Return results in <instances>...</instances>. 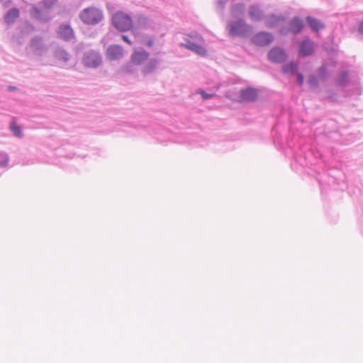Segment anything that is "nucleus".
Masks as SVG:
<instances>
[{"instance_id":"obj_3","label":"nucleus","mask_w":363,"mask_h":363,"mask_svg":"<svg viewBox=\"0 0 363 363\" xmlns=\"http://www.w3.org/2000/svg\"><path fill=\"white\" fill-rule=\"evenodd\" d=\"M82 62L87 67L96 68L101 64L102 58L99 53L90 51L84 54Z\"/></svg>"},{"instance_id":"obj_2","label":"nucleus","mask_w":363,"mask_h":363,"mask_svg":"<svg viewBox=\"0 0 363 363\" xmlns=\"http://www.w3.org/2000/svg\"><path fill=\"white\" fill-rule=\"evenodd\" d=\"M113 24L116 29L126 31L132 27V20L130 16L123 12L116 13L112 18Z\"/></svg>"},{"instance_id":"obj_14","label":"nucleus","mask_w":363,"mask_h":363,"mask_svg":"<svg viewBox=\"0 0 363 363\" xmlns=\"http://www.w3.org/2000/svg\"><path fill=\"white\" fill-rule=\"evenodd\" d=\"M19 17V11L16 8L10 9L4 17V20L7 23H13L16 19Z\"/></svg>"},{"instance_id":"obj_23","label":"nucleus","mask_w":363,"mask_h":363,"mask_svg":"<svg viewBox=\"0 0 363 363\" xmlns=\"http://www.w3.org/2000/svg\"><path fill=\"white\" fill-rule=\"evenodd\" d=\"M298 82L301 85L303 83V77L301 74H298Z\"/></svg>"},{"instance_id":"obj_21","label":"nucleus","mask_w":363,"mask_h":363,"mask_svg":"<svg viewBox=\"0 0 363 363\" xmlns=\"http://www.w3.org/2000/svg\"><path fill=\"white\" fill-rule=\"evenodd\" d=\"M199 93L201 95V96L203 97V99H208L213 96V94H207L203 91H200Z\"/></svg>"},{"instance_id":"obj_8","label":"nucleus","mask_w":363,"mask_h":363,"mask_svg":"<svg viewBox=\"0 0 363 363\" xmlns=\"http://www.w3.org/2000/svg\"><path fill=\"white\" fill-rule=\"evenodd\" d=\"M230 34L237 35L242 34L245 30V24L242 21H238L229 23Z\"/></svg>"},{"instance_id":"obj_6","label":"nucleus","mask_w":363,"mask_h":363,"mask_svg":"<svg viewBox=\"0 0 363 363\" xmlns=\"http://www.w3.org/2000/svg\"><path fill=\"white\" fill-rule=\"evenodd\" d=\"M106 57L111 60H118L123 55V48L119 45H111L106 50Z\"/></svg>"},{"instance_id":"obj_5","label":"nucleus","mask_w":363,"mask_h":363,"mask_svg":"<svg viewBox=\"0 0 363 363\" xmlns=\"http://www.w3.org/2000/svg\"><path fill=\"white\" fill-rule=\"evenodd\" d=\"M268 57L274 62L280 63L285 60L286 55L283 50L274 48L269 52Z\"/></svg>"},{"instance_id":"obj_9","label":"nucleus","mask_w":363,"mask_h":363,"mask_svg":"<svg viewBox=\"0 0 363 363\" xmlns=\"http://www.w3.org/2000/svg\"><path fill=\"white\" fill-rule=\"evenodd\" d=\"M313 52V43L309 40H303L299 48V54L302 56H308Z\"/></svg>"},{"instance_id":"obj_11","label":"nucleus","mask_w":363,"mask_h":363,"mask_svg":"<svg viewBox=\"0 0 363 363\" xmlns=\"http://www.w3.org/2000/svg\"><path fill=\"white\" fill-rule=\"evenodd\" d=\"M148 56V52L144 50L135 52L132 55V61L133 63L139 65L145 61Z\"/></svg>"},{"instance_id":"obj_16","label":"nucleus","mask_w":363,"mask_h":363,"mask_svg":"<svg viewBox=\"0 0 363 363\" xmlns=\"http://www.w3.org/2000/svg\"><path fill=\"white\" fill-rule=\"evenodd\" d=\"M249 14H250V17L252 18V19H253L255 21H259L262 18L261 11L259 10V9L258 7L255 6L250 7V11H249Z\"/></svg>"},{"instance_id":"obj_22","label":"nucleus","mask_w":363,"mask_h":363,"mask_svg":"<svg viewBox=\"0 0 363 363\" xmlns=\"http://www.w3.org/2000/svg\"><path fill=\"white\" fill-rule=\"evenodd\" d=\"M238 9H240V11H242L244 6L242 5H236L232 9V12L235 13Z\"/></svg>"},{"instance_id":"obj_18","label":"nucleus","mask_w":363,"mask_h":363,"mask_svg":"<svg viewBox=\"0 0 363 363\" xmlns=\"http://www.w3.org/2000/svg\"><path fill=\"white\" fill-rule=\"evenodd\" d=\"M297 69V66L294 63H290L289 65H285L283 67V70L284 73H294Z\"/></svg>"},{"instance_id":"obj_10","label":"nucleus","mask_w":363,"mask_h":363,"mask_svg":"<svg viewBox=\"0 0 363 363\" xmlns=\"http://www.w3.org/2000/svg\"><path fill=\"white\" fill-rule=\"evenodd\" d=\"M60 38L68 40L74 38V32L72 28L68 25H62L58 31Z\"/></svg>"},{"instance_id":"obj_25","label":"nucleus","mask_w":363,"mask_h":363,"mask_svg":"<svg viewBox=\"0 0 363 363\" xmlns=\"http://www.w3.org/2000/svg\"><path fill=\"white\" fill-rule=\"evenodd\" d=\"M359 33H361L362 34H363V21L360 23L359 24Z\"/></svg>"},{"instance_id":"obj_19","label":"nucleus","mask_w":363,"mask_h":363,"mask_svg":"<svg viewBox=\"0 0 363 363\" xmlns=\"http://www.w3.org/2000/svg\"><path fill=\"white\" fill-rule=\"evenodd\" d=\"M11 130L16 136H17V137L21 136V128L16 124V123L15 121H13L11 123Z\"/></svg>"},{"instance_id":"obj_29","label":"nucleus","mask_w":363,"mask_h":363,"mask_svg":"<svg viewBox=\"0 0 363 363\" xmlns=\"http://www.w3.org/2000/svg\"><path fill=\"white\" fill-rule=\"evenodd\" d=\"M140 21H145L146 19H145V18L143 17V18H140Z\"/></svg>"},{"instance_id":"obj_28","label":"nucleus","mask_w":363,"mask_h":363,"mask_svg":"<svg viewBox=\"0 0 363 363\" xmlns=\"http://www.w3.org/2000/svg\"><path fill=\"white\" fill-rule=\"evenodd\" d=\"M9 89H10V90H15V89H16V88H15V87H13V86H9Z\"/></svg>"},{"instance_id":"obj_27","label":"nucleus","mask_w":363,"mask_h":363,"mask_svg":"<svg viewBox=\"0 0 363 363\" xmlns=\"http://www.w3.org/2000/svg\"><path fill=\"white\" fill-rule=\"evenodd\" d=\"M33 13H38V9H35V8H33Z\"/></svg>"},{"instance_id":"obj_26","label":"nucleus","mask_w":363,"mask_h":363,"mask_svg":"<svg viewBox=\"0 0 363 363\" xmlns=\"http://www.w3.org/2000/svg\"><path fill=\"white\" fill-rule=\"evenodd\" d=\"M153 43H154L153 40H150L145 43V44L147 45V46H152L153 45Z\"/></svg>"},{"instance_id":"obj_15","label":"nucleus","mask_w":363,"mask_h":363,"mask_svg":"<svg viewBox=\"0 0 363 363\" xmlns=\"http://www.w3.org/2000/svg\"><path fill=\"white\" fill-rule=\"evenodd\" d=\"M187 49L199 54L201 55H204L206 54V50L203 47L196 45L192 42H188L186 45H184Z\"/></svg>"},{"instance_id":"obj_13","label":"nucleus","mask_w":363,"mask_h":363,"mask_svg":"<svg viewBox=\"0 0 363 363\" xmlns=\"http://www.w3.org/2000/svg\"><path fill=\"white\" fill-rule=\"evenodd\" d=\"M306 21L309 24L311 28L314 31H318L324 28V24L322 23L319 20L313 17L308 16L306 18Z\"/></svg>"},{"instance_id":"obj_20","label":"nucleus","mask_w":363,"mask_h":363,"mask_svg":"<svg viewBox=\"0 0 363 363\" xmlns=\"http://www.w3.org/2000/svg\"><path fill=\"white\" fill-rule=\"evenodd\" d=\"M9 162L8 157L4 153L0 152V167H5Z\"/></svg>"},{"instance_id":"obj_1","label":"nucleus","mask_w":363,"mask_h":363,"mask_svg":"<svg viewBox=\"0 0 363 363\" xmlns=\"http://www.w3.org/2000/svg\"><path fill=\"white\" fill-rule=\"evenodd\" d=\"M79 18L84 24L96 25L102 21L104 16L99 9L88 7L81 11Z\"/></svg>"},{"instance_id":"obj_17","label":"nucleus","mask_w":363,"mask_h":363,"mask_svg":"<svg viewBox=\"0 0 363 363\" xmlns=\"http://www.w3.org/2000/svg\"><path fill=\"white\" fill-rule=\"evenodd\" d=\"M283 19L274 15L269 16L266 20V24L269 28L277 26Z\"/></svg>"},{"instance_id":"obj_7","label":"nucleus","mask_w":363,"mask_h":363,"mask_svg":"<svg viewBox=\"0 0 363 363\" xmlns=\"http://www.w3.org/2000/svg\"><path fill=\"white\" fill-rule=\"evenodd\" d=\"M257 91L252 88L242 89L240 92V100L242 101H254L257 99Z\"/></svg>"},{"instance_id":"obj_4","label":"nucleus","mask_w":363,"mask_h":363,"mask_svg":"<svg viewBox=\"0 0 363 363\" xmlns=\"http://www.w3.org/2000/svg\"><path fill=\"white\" fill-rule=\"evenodd\" d=\"M274 40L273 36L266 32H261L253 38L255 44L259 46H266L270 44Z\"/></svg>"},{"instance_id":"obj_24","label":"nucleus","mask_w":363,"mask_h":363,"mask_svg":"<svg viewBox=\"0 0 363 363\" xmlns=\"http://www.w3.org/2000/svg\"><path fill=\"white\" fill-rule=\"evenodd\" d=\"M122 39L125 42L127 43L128 44L130 45L131 44V42L130 40L128 39V36L126 35H122Z\"/></svg>"},{"instance_id":"obj_12","label":"nucleus","mask_w":363,"mask_h":363,"mask_svg":"<svg viewBox=\"0 0 363 363\" xmlns=\"http://www.w3.org/2000/svg\"><path fill=\"white\" fill-rule=\"evenodd\" d=\"M303 28V21L299 18H294L289 25L290 30L294 33H298L302 30Z\"/></svg>"}]
</instances>
